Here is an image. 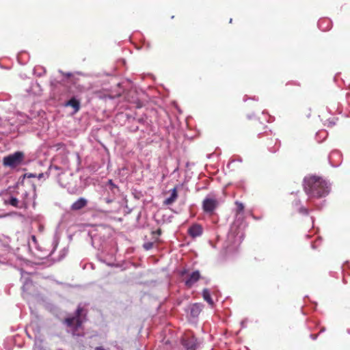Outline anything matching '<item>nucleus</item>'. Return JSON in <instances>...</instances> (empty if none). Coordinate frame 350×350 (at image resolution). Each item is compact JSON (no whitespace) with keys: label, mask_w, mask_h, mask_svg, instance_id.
<instances>
[{"label":"nucleus","mask_w":350,"mask_h":350,"mask_svg":"<svg viewBox=\"0 0 350 350\" xmlns=\"http://www.w3.org/2000/svg\"><path fill=\"white\" fill-rule=\"evenodd\" d=\"M303 186L309 200L313 198H324L330 191L329 184L323 178L314 175L306 176Z\"/></svg>","instance_id":"1"},{"label":"nucleus","mask_w":350,"mask_h":350,"mask_svg":"<svg viewBox=\"0 0 350 350\" xmlns=\"http://www.w3.org/2000/svg\"><path fill=\"white\" fill-rule=\"evenodd\" d=\"M25 158V155L23 152L16 151L3 157V165L10 169H15L23 164Z\"/></svg>","instance_id":"2"},{"label":"nucleus","mask_w":350,"mask_h":350,"mask_svg":"<svg viewBox=\"0 0 350 350\" xmlns=\"http://www.w3.org/2000/svg\"><path fill=\"white\" fill-rule=\"evenodd\" d=\"M244 226L241 221L237 220L231 225L228 239L232 243H240L243 238Z\"/></svg>","instance_id":"3"},{"label":"nucleus","mask_w":350,"mask_h":350,"mask_svg":"<svg viewBox=\"0 0 350 350\" xmlns=\"http://www.w3.org/2000/svg\"><path fill=\"white\" fill-rule=\"evenodd\" d=\"M83 308L79 306L75 311V316L65 319L64 323L67 327H70L74 332H76L82 325L83 320L81 317L85 315V313L83 314Z\"/></svg>","instance_id":"4"},{"label":"nucleus","mask_w":350,"mask_h":350,"mask_svg":"<svg viewBox=\"0 0 350 350\" xmlns=\"http://www.w3.org/2000/svg\"><path fill=\"white\" fill-rule=\"evenodd\" d=\"M219 205V202L213 195H208L202 202V208L206 213L213 214Z\"/></svg>","instance_id":"5"},{"label":"nucleus","mask_w":350,"mask_h":350,"mask_svg":"<svg viewBox=\"0 0 350 350\" xmlns=\"http://www.w3.org/2000/svg\"><path fill=\"white\" fill-rule=\"evenodd\" d=\"M182 345L185 350H196L199 347L197 338L192 335H186L182 340Z\"/></svg>","instance_id":"6"},{"label":"nucleus","mask_w":350,"mask_h":350,"mask_svg":"<svg viewBox=\"0 0 350 350\" xmlns=\"http://www.w3.org/2000/svg\"><path fill=\"white\" fill-rule=\"evenodd\" d=\"M201 278L200 271L196 270L191 273L188 274L185 279V284L188 288H191Z\"/></svg>","instance_id":"7"},{"label":"nucleus","mask_w":350,"mask_h":350,"mask_svg":"<svg viewBox=\"0 0 350 350\" xmlns=\"http://www.w3.org/2000/svg\"><path fill=\"white\" fill-rule=\"evenodd\" d=\"M202 227L201 225L198 224H193L188 229V234H189L190 237H191L193 239L201 236L202 234Z\"/></svg>","instance_id":"8"},{"label":"nucleus","mask_w":350,"mask_h":350,"mask_svg":"<svg viewBox=\"0 0 350 350\" xmlns=\"http://www.w3.org/2000/svg\"><path fill=\"white\" fill-rule=\"evenodd\" d=\"M88 200L84 198H79L70 206V209L73 211H79L88 205Z\"/></svg>","instance_id":"9"},{"label":"nucleus","mask_w":350,"mask_h":350,"mask_svg":"<svg viewBox=\"0 0 350 350\" xmlns=\"http://www.w3.org/2000/svg\"><path fill=\"white\" fill-rule=\"evenodd\" d=\"M318 27L323 31H329L332 27V23L328 18H323L319 21Z\"/></svg>","instance_id":"10"},{"label":"nucleus","mask_w":350,"mask_h":350,"mask_svg":"<svg viewBox=\"0 0 350 350\" xmlns=\"http://www.w3.org/2000/svg\"><path fill=\"white\" fill-rule=\"evenodd\" d=\"M65 105L72 107L75 112H77L80 109V102L75 97H72L69 100H68Z\"/></svg>","instance_id":"11"},{"label":"nucleus","mask_w":350,"mask_h":350,"mask_svg":"<svg viewBox=\"0 0 350 350\" xmlns=\"http://www.w3.org/2000/svg\"><path fill=\"white\" fill-rule=\"evenodd\" d=\"M177 197H178V194H177L176 189L174 188L173 189L171 190L170 196L169 198H167V199H165L164 204L166 205L172 204V203H174L176 201V200L177 199Z\"/></svg>","instance_id":"12"},{"label":"nucleus","mask_w":350,"mask_h":350,"mask_svg":"<svg viewBox=\"0 0 350 350\" xmlns=\"http://www.w3.org/2000/svg\"><path fill=\"white\" fill-rule=\"evenodd\" d=\"M189 310L191 316L193 317H196L200 314L202 309L200 304H194L190 306Z\"/></svg>","instance_id":"13"},{"label":"nucleus","mask_w":350,"mask_h":350,"mask_svg":"<svg viewBox=\"0 0 350 350\" xmlns=\"http://www.w3.org/2000/svg\"><path fill=\"white\" fill-rule=\"evenodd\" d=\"M202 297L204 299L208 302L211 306H213L214 304L213 300L211 298V293L208 289L204 288L202 291Z\"/></svg>","instance_id":"14"},{"label":"nucleus","mask_w":350,"mask_h":350,"mask_svg":"<svg viewBox=\"0 0 350 350\" xmlns=\"http://www.w3.org/2000/svg\"><path fill=\"white\" fill-rule=\"evenodd\" d=\"M5 204H9L12 205V206L16 207V208H18V207L21 206L20 205V204H19L18 200L16 198L12 197V196H11L9 198V200H5Z\"/></svg>","instance_id":"15"},{"label":"nucleus","mask_w":350,"mask_h":350,"mask_svg":"<svg viewBox=\"0 0 350 350\" xmlns=\"http://www.w3.org/2000/svg\"><path fill=\"white\" fill-rule=\"evenodd\" d=\"M32 284V282L29 278H26L23 285V290L24 291H27L29 288V286Z\"/></svg>","instance_id":"16"},{"label":"nucleus","mask_w":350,"mask_h":350,"mask_svg":"<svg viewBox=\"0 0 350 350\" xmlns=\"http://www.w3.org/2000/svg\"><path fill=\"white\" fill-rule=\"evenodd\" d=\"M107 185H109V189L113 193H115V190H118V186L113 183L112 180H109Z\"/></svg>","instance_id":"17"},{"label":"nucleus","mask_w":350,"mask_h":350,"mask_svg":"<svg viewBox=\"0 0 350 350\" xmlns=\"http://www.w3.org/2000/svg\"><path fill=\"white\" fill-rule=\"evenodd\" d=\"M298 212L300 213V214H302V215H308L309 214V211L308 208L304 207V206H300L298 209Z\"/></svg>","instance_id":"18"},{"label":"nucleus","mask_w":350,"mask_h":350,"mask_svg":"<svg viewBox=\"0 0 350 350\" xmlns=\"http://www.w3.org/2000/svg\"><path fill=\"white\" fill-rule=\"evenodd\" d=\"M137 122L142 124H145L147 122V117L146 115L142 116V117L137 119Z\"/></svg>","instance_id":"19"},{"label":"nucleus","mask_w":350,"mask_h":350,"mask_svg":"<svg viewBox=\"0 0 350 350\" xmlns=\"http://www.w3.org/2000/svg\"><path fill=\"white\" fill-rule=\"evenodd\" d=\"M144 248L146 250H149L150 249L152 248L153 247V243L152 242H147V243H145L143 245Z\"/></svg>","instance_id":"20"},{"label":"nucleus","mask_w":350,"mask_h":350,"mask_svg":"<svg viewBox=\"0 0 350 350\" xmlns=\"http://www.w3.org/2000/svg\"><path fill=\"white\" fill-rule=\"evenodd\" d=\"M36 174L33 173H26L23 176V180L25 178H36Z\"/></svg>","instance_id":"21"},{"label":"nucleus","mask_w":350,"mask_h":350,"mask_svg":"<svg viewBox=\"0 0 350 350\" xmlns=\"http://www.w3.org/2000/svg\"><path fill=\"white\" fill-rule=\"evenodd\" d=\"M133 193L134 195L135 198L136 199H139L143 196L141 191H137L136 190H135V191Z\"/></svg>","instance_id":"22"},{"label":"nucleus","mask_w":350,"mask_h":350,"mask_svg":"<svg viewBox=\"0 0 350 350\" xmlns=\"http://www.w3.org/2000/svg\"><path fill=\"white\" fill-rule=\"evenodd\" d=\"M45 176L46 178H48L49 177V174L47 173H46V174L40 173L38 175L36 174V178H38L39 180L41 179V178H44Z\"/></svg>","instance_id":"23"},{"label":"nucleus","mask_w":350,"mask_h":350,"mask_svg":"<svg viewBox=\"0 0 350 350\" xmlns=\"http://www.w3.org/2000/svg\"><path fill=\"white\" fill-rule=\"evenodd\" d=\"M59 72L61 73L63 76L66 77L67 78H69L72 76L71 72H64L62 70H59Z\"/></svg>","instance_id":"24"},{"label":"nucleus","mask_w":350,"mask_h":350,"mask_svg":"<svg viewBox=\"0 0 350 350\" xmlns=\"http://www.w3.org/2000/svg\"><path fill=\"white\" fill-rule=\"evenodd\" d=\"M236 204H237V208H238L239 211H243L244 206H243V204L239 203V202H237Z\"/></svg>","instance_id":"25"},{"label":"nucleus","mask_w":350,"mask_h":350,"mask_svg":"<svg viewBox=\"0 0 350 350\" xmlns=\"http://www.w3.org/2000/svg\"><path fill=\"white\" fill-rule=\"evenodd\" d=\"M104 200H105V202L106 203L110 204V203H111L113 201V198H104Z\"/></svg>","instance_id":"26"},{"label":"nucleus","mask_w":350,"mask_h":350,"mask_svg":"<svg viewBox=\"0 0 350 350\" xmlns=\"http://www.w3.org/2000/svg\"><path fill=\"white\" fill-rule=\"evenodd\" d=\"M152 233L160 235L161 234V229H158L157 230L152 232Z\"/></svg>","instance_id":"27"},{"label":"nucleus","mask_w":350,"mask_h":350,"mask_svg":"<svg viewBox=\"0 0 350 350\" xmlns=\"http://www.w3.org/2000/svg\"><path fill=\"white\" fill-rule=\"evenodd\" d=\"M139 130V127L138 126H132V129H131V131L133 132H136Z\"/></svg>","instance_id":"28"},{"label":"nucleus","mask_w":350,"mask_h":350,"mask_svg":"<svg viewBox=\"0 0 350 350\" xmlns=\"http://www.w3.org/2000/svg\"><path fill=\"white\" fill-rule=\"evenodd\" d=\"M186 273H187V269H184V270H183V271L180 272V275H181V276H184Z\"/></svg>","instance_id":"29"},{"label":"nucleus","mask_w":350,"mask_h":350,"mask_svg":"<svg viewBox=\"0 0 350 350\" xmlns=\"http://www.w3.org/2000/svg\"><path fill=\"white\" fill-rule=\"evenodd\" d=\"M317 334H310V338L313 340H315L317 338Z\"/></svg>","instance_id":"30"},{"label":"nucleus","mask_w":350,"mask_h":350,"mask_svg":"<svg viewBox=\"0 0 350 350\" xmlns=\"http://www.w3.org/2000/svg\"><path fill=\"white\" fill-rule=\"evenodd\" d=\"M300 204H301V202H300V200H296V201L295 202V204L296 206H299V205H300Z\"/></svg>","instance_id":"31"},{"label":"nucleus","mask_w":350,"mask_h":350,"mask_svg":"<svg viewBox=\"0 0 350 350\" xmlns=\"http://www.w3.org/2000/svg\"><path fill=\"white\" fill-rule=\"evenodd\" d=\"M31 239H32V240H33V241H36V237H35L34 235H33V236L31 237Z\"/></svg>","instance_id":"32"},{"label":"nucleus","mask_w":350,"mask_h":350,"mask_svg":"<svg viewBox=\"0 0 350 350\" xmlns=\"http://www.w3.org/2000/svg\"><path fill=\"white\" fill-rule=\"evenodd\" d=\"M348 333H349V334H350V329H348Z\"/></svg>","instance_id":"33"}]
</instances>
